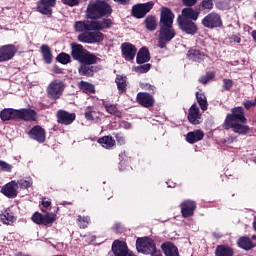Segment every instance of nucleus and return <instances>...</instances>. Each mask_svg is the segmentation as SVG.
Segmentation results:
<instances>
[{
    "label": "nucleus",
    "mask_w": 256,
    "mask_h": 256,
    "mask_svg": "<svg viewBox=\"0 0 256 256\" xmlns=\"http://www.w3.org/2000/svg\"><path fill=\"white\" fill-rule=\"evenodd\" d=\"M77 118L75 113H69L65 110H59L57 112V121L60 125H71Z\"/></svg>",
    "instance_id": "obj_15"
},
{
    "label": "nucleus",
    "mask_w": 256,
    "mask_h": 256,
    "mask_svg": "<svg viewBox=\"0 0 256 256\" xmlns=\"http://www.w3.org/2000/svg\"><path fill=\"white\" fill-rule=\"evenodd\" d=\"M252 37H253L254 41L256 42V30L252 31Z\"/></svg>",
    "instance_id": "obj_60"
},
{
    "label": "nucleus",
    "mask_w": 256,
    "mask_h": 256,
    "mask_svg": "<svg viewBox=\"0 0 256 256\" xmlns=\"http://www.w3.org/2000/svg\"><path fill=\"white\" fill-rule=\"evenodd\" d=\"M156 248L155 241L151 238H138L136 241V249L138 253H143V255H149Z\"/></svg>",
    "instance_id": "obj_6"
},
{
    "label": "nucleus",
    "mask_w": 256,
    "mask_h": 256,
    "mask_svg": "<svg viewBox=\"0 0 256 256\" xmlns=\"http://www.w3.org/2000/svg\"><path fill=\"white\" fill-rule=\"evenodd\" d=\"M40 2L45 3L46 5H48L50 7H55L57 0H40Z\"/></svg>",
    "instance_id": "obj_54"
},
{
    "label": "nucleus",
    "mask_w": 256,
    "mask_h": 256,
    "mask_svg": "<svg viewBox=\"0 0 256 256\" xmlns=\"http://www.w3.org/2000/svg\"><path fill=\"white\" fill-rule=\"evenodd\" d=\"M231 39L232 41H234V43H241V38H239L238 36L233 35Z\"/></svg>",
    "instance_id": "obj_59"
},
{
    "label": "nucleus",
    "mask_w": 256,
    "mask_h": 256,
    "mask_svg": "<svg viewBox=\"0 0 256 256\" xmlns=\"http://www.w3.org/2000/svg\"><path fill=\"white\" fill-rule=\"evenodd\" d=\"M56 219H57V217L53 213L43 215L42 216V225H49L51 223H55Z\"/></svg>",
    "instance_id": "obj_42"
},
{
    "label": "nucleus",
    "mask_w": 256,
    "mask_h": 256,
    "mask_svg": "<svg viewBox=\"0 0 256 256\" xmlns=\"http://www.w3.org/2000/svg\"><path fill=\"white\" fill-rule=\"evenodd\" d=\"M116 141L117 143H119V145H125V137H123V135L121 133H117L115 135Z\"/></svg>",
    "instance_id": "obj_53"
},
{
    "label": "nucleus",
    "mask_w": 256,
    "mask_h": 256,
    "mask_svg": "<svg viewBox=\"0 0 256 256\" xmlns=\"http://www.w3.org/2000/svg\"><path fill=\"white\" fill-rule=\"evenodd\" d=\"M181 19H189L190 21H197V19H199V12L195 11L191 7L184 8L182 9Z\"/></svg>",
    "instance_id": "obj_26"
},
{
    "label": "nucleus",
    "mask_w": 256,
    "mask_h": 256,
    "mask_svg": "<svg viewBox=\"0 0 256 256\" xmlns=\"http://www.w3.org/2000/svg\"><path fill=\"white\" fill-rule=\"evenodd\" d=\"M105 109L110 115H114L115 117H121V111L117 109L116 105L106 104Z\"/></svg>",
    "instance_id": "obj_40"
},
{
    "label": "nucleus",
    "mask_w": 256,
    "mask_h": 256,
    "mask_svg": "<svg viewBox=\"0 0 256 256\" xmlns=\"http://www.w3.org/2000/svg\"><path fill=\"white\" fill-rule=\"evenodd\" d=\"M91 65H95V63H81V66L79 68V74L85 77H93V71L95 67Z\"/></svg>",
    "instance_id": "obj_29"
},
{
    "label": "nucleus",
    "mask_w": 256,
    "mask_h": 256,
    "mask_svg": "<svg viewBox=\"0 0 256 256\" xmlns=\"http://www.w3.org/2000/svg\"><path fill=\"white\" fill-rule=\"evenodd\" d=\"M154 6L155 3L153 1L135 5L132 8V14L136 17V19H143V17H145V15L149 13Z\"/></svg>",
    "instance_id": "obj_10"
},
{
    "label": "nucleus",
    "mask_w": 256,
    "mask_h": 256,
    "mask_svg": "<svg viewBox=\"0 0 256 256\" xmlns=\"http://www.w3.org/2000/svg\"><path fill=\"white\" fill-rule=\"evenodd\" d=\"M29 136L31 139H34V141H38V143H45V129H43L41 126L36 125L29 131Z\"/></svg>",
    "instance_id": "obj_18"
},
{
    "label": "nucleus",
    "mask_w": 256,
    "mask_h": 256,
    "mask_svg": "<svg viewBox=\"0 0 256 256\" xmlns=\"http://www.w3.org/2000/svg\"><path fill=\"white\" fill-rule=\"evenodd\" d=\"M0 169L1 171H6L8 173H11V170L13 169V167L9 163L3 160H0Z\"/></svg>",
    "instance_id": "obj_49"
},
{
    "label": "nucleus",
    "mask_w": 256,
    "mask_h": 256,
    "mask_svg": "<svg viewBox=\"0 0 256 256\" xmlns=\"http://www.w3.org/2000/svg\"><path fill=\"white\" fill-rule=\"evenodd\" d=\"M41 54L43 56V59L47 65H51L53 63V52L51 51V48L47 44H43L40 47Z\"/></svg>",
    "instance_id": "obj_24"
},
{
    "label": "nucleus",
    "mask_w": 256,
    "mask_h": 256,
    "mask_svg": "<svg viewBox=\"0 0 256 256\" xmlns=\"http://www.w3.org/2000/svg\"><path fill=\"white\" fill-rule=\"evenodd\" d=\"M151 60V54L149 50L145 47L141 48L137 54L136 62L138 65H143Z\"/></svg>",
    "instance_id": "obj_25"
},
{
    "label": "nucleus",
    "mask_w": 256,
    "mask_h": 256,
    "mask_svg": "<svg viewBox=\"0 0 256 256\" xmlns=\"http://www.w3.org/2000/svg\"><path fill=\"white\" fill-rule=\"evenodd\" d=\"M149 255H151V256H163V254L161 253V250H157V248H155V250H153Z\"/></svg>",
    "instance_id": "obj_57"
},
{
    "label": "nucleus",
    "mask_w": 256,
    "mask_h": 256,
    "mask_svg": "<svg viewBox=\"0 0 256 256\" xmlns=\"http://www.w3.org/2000/svg\"><path fill=\"white\" fill-rule=\"evenodd\" d=\"M237 245L240 247V249H244V251H251V249L255 247V245H253V241H251V238L245 236L238 239Z\"/></svg>",
    "instance_id": "obj_28"
},
{
    "label": "nucleus",
    "mask_w": 256,
    "mask_h": 256,
    "mask_svg": "<svg viewBox=\"0 0 256 256\" xmlns=\"http://www.w3.org/2000/svg\"><path fill=\"white\" fill-rule=\"evenodd\" d=\"M17 189H19V186L17 182L13 180L1 188V193L9 199H15V197H17Z\"/></svg>",
    "instance_id": "obj_16"
},
{
    "label": "nucleus",
    "mask_w": 256,
    "mask_h": 256,
    "mask_svg": "<svg viewBox=\"0 0 256 256\" xmlns=\"http://www.w3.org/2000/svg\"><path fill=\"white\" fill-rule=\"evenodd\" d=\"M35 117H37V112L31 109H21L18 110V119H22L23 121H35Z\"/></svg>",
    "instance_id": "obj_20"
},
{
    "label": "nucleus",
    "mask_w": 256,
    "mask_h": 256,
    "mask_svg": "<svg viewBox=\"0 0 256 256\" xmlns=\"http://www.w3.org/2000/svg\"><path fill=\"white\" fill-rule=\"evenodd\" d=\"M51 7H54V6H49L41 1H38L37 3V11L39 13H42V15L51 16V14L53 13V10H51Z\"/></svg>",
    "instance_id": "obj_36"
},
{
    "label": "nucleus",
    "mask_w": 256,
    "mask_h": 256,
    "mask_svg": "<svg viewBox=\"0 0 256 256\" xmlns=\"http://www.w3.org/2000/svg\"><path fill=\"white\" fill-rule=\"evenodd\" d=\"M143 89H145V91H151L152 93L155 92V86L151 84H144Z\"/></svg>",
    "instance_id": "obj_56"
},
{
    "label": "nucleus",
    "mask_w": 256,
    "mask_h": 256,
    "mask_svg": "<svg viewBox=\"0 0 256 256\" xmlns=\"http://www.w3.org/2000/svg\"><path fill=\"white\" fill-rule=\"evenodd\" d=\"M112 252L114 253V256H135L133 253L129 252L127 243L119 240L113 242Z\"/></svg>",
    "instance_id": "obj_11"
},
{
    "label": "nucleus",
    "mask_w": 256,
    "mask_h": 256,
    "mask_svg": "<svg viewBox=\"0 0 256 256\" xmlns=\"http://www.w3.org/2000/svg\"><path fill=\"white\" fill-rule=\"evenodd\" d=\"M175 19V14L171 9L163 7L160 14V25H166L167 27H173V20Z\"/></svg>",
    "instance_id": "obj_13"
},
{
    "label": "nucleus",
    "mask_w": 256,
    "mask_h": 256,
    "mask_svg": "<svg viewBox=\"0 0 256 256\" xmlns=\"http://www.w3.org/2000/svg\"><path fill=\"white\" fill-rule=\"evenodd\" d=\"M231 113L232 114L226 116L224 129H232L234 133H238V135H247L249 133V126L245 125L247 118L245 117L243 107L233 108Z\"/></svg>",
    "instance_id": "obj_2"
},
{
    "label": "nucleus",
    "mask_w": 256,
    "mask_h": 256,
    "mask_svg": "<svg viewBox=\"0 0 256 256\" xmlns=\"http://www.w3.org/2000/svg\"><path fill=\"white\" fill-rule=\"evenodd\" d=\"M231 87H233V80H231V79H224L223 80V89L225 91H230Z\"/></svg>",
    "instance_id": "obj_50"
},
{
    "label": "nucleus",
    "mask_w": 256,
    "mask_h": 256,
    "mask_svg": "<svg viewBox=\"0 0 256 256\" xmlns=\"http://www.w3.org/2000/svg\"><path fill=\"white\" fill-rule=\"evenodd\" d=\"M43 207L47 208L51 206V201L49 200H42Z\"/></svg>",
    "instance_id": "obj_58"
},
{
    "label": "nucleus",
    "mask_w": 256,
    "mask_h": 256,
    "mask_svg": "<svg viewBox=\"0 0 256 256\" xmlns=\"http://www.w3.org/2000/svg\"><path fill=\"white\" fill-rule=\"evenodd\" d=\"M196 99L200 106V109L207 111L209 104L207 103V96L201 92H196Z\"/></svg>",
    "instance_id": "obj_35"
},
{
    "label": "nucleus",
    "mask_w": 256,
    "mask_h": 256,
    "mask_svg": "<svg viewBox=\"0 0 256 256\" xmlns=\"http://www.w3.org/2000/svg\"><path fill=\"white\" fill-rule=\"evenodd\" d=\"M175 35H177V33L175 32L173 26L160 25L158 47L160 49H165V45L175 39Z\"/></svg>",
    "instance_id": "obj_4"
},
{
    "label": "nucleus",
    "mask_w": 256,
    "mask_h": 256,
    "mask_svg": "<svg viewBox=\"0 0 256 256\" xmlns=\"http://www.w3.org/2000/svg\"><path fill=\"white\" fill-rule=\"evenodd\" d=\"M57 61L62 65H67V63H71V56L65 52H62L57 56Z\"/></svg>",
    "instance_id": "obj_41"
},
{
    "label": "nucleus",
    "mask_w": 256,
    "mask_h": 256,
    "mask_svg": "<svg viewBox=\"0 0 256 256\" xmlns=\"http://www.w3.org/2000/svg\"><path fill=\"white\" fill-rule=\"evenodd\" d=\"M234 253L233 248L227 245H218L215 249L216 256H233Z\"/></svg>",
    "instance_id": "obj_30"
},
{
    "label": "nucleus",
    "mask_w": 256,
    "mask_h": 256,
    "mask_svg": "<svg viewBox=\"0 0 256 256\" xmlns=\"http://www.w3.org/2000/svg\"><path fill=\"white\" fill-rule=\"evenodd\" d=\"M200 7L203 11H211L213 9V0H203L200 3Z\"/></svg>",
    "instance_id": "obj_45"
},
{
    "label": "nucleus",
    "mask_w": 256,
    "mask_h": 256,
    "mask_svg": "<svg viewBox=\"0 0 256 256\" xmlns=\"http://www.w3.org/2000/svg\"><path fill=\"white\" fill-rule=\"evenodd\" d=\"M203 137H205V133L201 130H194L192 132H188L186 135V141L190 144L197 143L199 141H203Z\"/></svg>",
    "instance_id": "obj_22"
},
{
    "label": "nucleus",
    "mask_w": 256,
    "mask_h": 256,
    "mask_svg": "<svg viewBox=\"0 0 256 256\" xmlns=\"http://www.w3.org/2000/svg\"><path fill=\"white\" fill-rule=\"evenodd\" d=\"M199 119H201L199 107H197V104H193L189 109L188 120L192 125H199Z\"/></svg>",
    "instance_id": "obj_19"
},
{
    "label": "nucleus",
    "mask_w": 256,
    "mask_h": 256,
    "mask_svg": "<svg viewBox=\"0 0 256 256\" xmlns=\"http://www.w3.org/2000/svg\"><path fill=\"white\" fill-rule=\"evenodd\" d=\"M215 77V73L210 72L208 74H206L205 76H202L199 79V82L202 83V85H207V83H209V81H211V79H213Z\"/></svg>",
    "instance_id": "obj_46"
},
{
    "label": "nucleus",
    "mask_w": 256,
    "mask_h": 256,
    "mask_svg": "<svg viewBox=\"0 0 256 256\" xmlns=\"http://www.w3.org/2000/svg\"><path fill=\"white\" fill-rule=\"evenodd\" d=\"M151 69V64H143L135 68L137 73H147Z\"/></svg>",
    "instance_id": "obj_48"
},
{
    "label": "nucleus",
    "mask_w": 256,
    "mask_h": 256,
    "mask_svg": "<svg viewBox=\"0 0 256 256\" xmlns=\"http://www.w3.org/2000/svg\"><path fill=\"white\" fill-rule=\"evenodd\" d=\"M85 117L87 121H98L99 120V112L95 110V108L88 106L85 110Z\"/></svg>",
    "instance_id": "obj_34"
},
{
    "label": "nucleus",
    "mask_w": 256,
    "mask_h": 256,
    "mask_svg": "<svg viewBox=\"0 0 256 256\" xmlns=\"http://www.w3.org/2000/svg\"><path fill=\"white\" fill-rule=\"evenodd\" d=\"M0 219L4 225H11V223H15V216L11 210L6 209L3 214L0 215Z\"/></svg>",
    "instance_id": "obj_32"
},
{
    "label": "nucleus",
    "mask_w": 256,
    "mask_h": 256,
    "mask_svg": "<svg viewBox=\"0 0 256 256\" xmlns=\"http://www.w3.org/2000/svg\"><path fill=\"white\" fill-rule=\"evenodd\" d=\"M245 109H251V107H255V103L251 100H246L244 103H243Z\"/></svg>",
    "instance_id": "obj_55"
},
{
    "label": "nucleus",
    "mask_w": 256,
    "mask_h": 256,
    "mask_svg": "<svg viewBox=\"0 0 256 256\" xmlns=\"http://www.w3.org/2000/svg\"><path fill=\"white\" fill-rule=\"evenodd\" d=\"M145 26L148 31H155V29H157V18L154 16H147L145 19Z\"/></svg>",
    "instance_id": "obj_37"
},
{
    "label": "nucleus",
    "mask_w": 256,
    "mask_h": 256,
    "mask_svg": "<svg viewBox=\"0 0 256 256\" xmlns=\"http://www.w3.org/2000/svg\"><path fill=\"white\" fill-rule=\"evenodd\" d=\"M80 89L83 93H95V86L89 82H81Z\"/></svg>",
    "instance_id": "obj_39"
},
{
    "label": "nucleus",
    "mask_w": 256,
    "mask_h": 256,
    "mask_svg": "<svg viewBox=\"0 0 256 256\" xmlns=\"http://www.w3.org/2000/svg\"><path fill=\"white\" fill-rule=\"evenodd\" d=\"M115 83L117 85V89H118L119 93H125V91L127 89V77L117 75L116 79H115Z\"/></svg>",
    "instance_id": "obj_31"
},
{
    "label": "nucleus",
    "mask_w": 256,
    "mask_h": 256,
    "mask_svg": "<svg viewBox=\"0 0 256 256\" xmlns=\"http://www.w3.org/2000/svg\"><path fill=\"white\" fill-rule=\"evenodd\" d=\"M90 221H91V218H89V216L79 215L77 218V224L80 227V229H87V227H89Z\"/></svg>",
    "instance_id": "obj_38"
},
{
    "label": "nucleus",
    "mask_w": 256,
    "mask_h": 256,
    "mask_svg": "<svg viewBox=\"0 0 256 256\" xmlns=\"http://www.w3.org/2000/svg\"><path fill=\"white\" fill-rule=\"evenodd\" d=\"M98 143L102 145L104 149H111L112 147H115V139L111 136H104L98 139Z\"/></svg>",
    "instance_id": "obj_33"
},
{
    "label": "nucleus",
    "mask_w": 256,
    "mask_h": 256,
    "mask_svg": "<svg viewBox=\"0 0 256 256\" xmlns=\"http://www.w3.org/2000/svg\"><path fill=\"white\" fill-rule=\"evenodd\" d=\"M180 209L182 217L187 219L188 217H193L195 209H197V204L193 200H185L180 204Z\"/></svg>",
    "instance_id": "obj_12"
},
{
    "label": "nucleus",
    "mask_w": 256,
    "mask_h": 256,
    "mask_svg": "<svg viewBox=\"0 0 256 256\" xmlns=\"http://www.w3.org/2000/svg\"><path fill=\"white\" fill-rule=\"evenodd\" d=\"M235 140H237V138L236 137H233V136H230L229 138H228V141H235Z\"/></svg>",
    "instance_id": "obj_61"
},
{
    "label": "nucleus",
    "mask_w": 256,
    "mask_h": 256,
    "mask_svg": "<svg viewBox=\"0 0 256 256\" xmlns=\"http://www.w3.org/2000/svg\"><path fill=\"white\" fill-rule=\"evenodd\" d=\"M17 55V47L13 44L0 46V63H7Z\"/></svg>",
    "instance_id": "obj_9"
},
{
    "label": "nucleus",
    "mask_w": 256,
    "mask_h": 256,
    "mask_svg": "<svg viewBox=\"0 0 256 256\" xmlns=\"http://www.w3.org/2000/svg\"><path fill=\"white\" fill-rule=\"evenodd\" d=\"M216 7L221 11H227L228 9H231V2L229 0L218 1Z\"/></svg>",
    "instance_id": "obj_43"
},
{
    "label": "nucleus",
    "mask_w": 256,
    "mask_h": 256,
    "mask_svg": "<svg viewBox=\"0 0 256 256\" xmlns=\"http://www.w3.org/2000/svg\"><path fill=\"white\" fill-rule=\"evenodd\" d=\"M71 55L79 63H97V56L83 48L81 44H73Z\"/></svg>",
    "instance_id": "obj_3"
},
{
    "label": "nucleus",
    "mask_w": 256,
    "mask_h": 256,
    "mask_svg": "<svg viewBox=\"0 0 256 256\" xmlns=\"http://www.w3.org/2000/svg\"><path fill=\"white\" fill-rule=\"evenodd\" d=\"M182 3L185 7H195V5H197V0H182Z\"/></svg>",
    "instance_id": "obj_52"
},
{
    "label": "nucleus",
    "mask_w": 256,
    "mask_h": 256,
    "mask_svg": "<svg viewBox=\"0 0 256 256\" xmlns=\"http://www.w3.org/2000/svg\"><path fill=\"white\" fill-rule=\"evenodd\" d=\"M177 23L179 25V29H181L183 33H186V35H196L197 31H199L197 24L193 22V20L181 18V16H179L177 18Z\"/></svg>",
    "instance_id": "obj_7"
},
{
    "label": "nucleus",
    "mask_w": 256,
    "mask_h": 256,
    "mask_svg": "<svg viewBox=\"0 0 256 256\" xmlns=\"http://www.w3.org/2000/svg\"><path fill=\"white\" fill-rule=\"evenodd\" d=\"M16 183L18 187H20V189H28V187H31V185H33V180L31 178H28L27 180L21 179L18 180V182Z\"/></svg>",
    "instance_id": "obj_44"
},
{
    "label": "nucleus",
    "mask_w": 256,
    "mask_h": 256,
    "mask_svg": "<svg viewBox=\"0 0 256 256\" xmlns=\"http://www.w3.org/2000/svg\"><path fill=\"white\" fill-rule=\"evenodd\" d=\"M62 3L69 7H76V5H79V0H62Z\"/></svg>",
    "instance_id": "obj_51"
},
{
    "label": "nucleus",
    "mask_w": 256,
    "mask_h": 256,
    "mask_svg": "<svg viewBox=\"0 0 256 256\" xmlns=\"http://www.w3.org/2000/svg\"><path fill=\"white\" fill-rule=\"evenodd\" d=\"M188 59L190 61H195L196 63H201V61H205V53L200 50H189L188 51Z\"/></svg>",
    "instance_id": "obj_27"
},
{
    "label": "nucleus",
    "mask_w": 256,
    "mask_h": 256,
    "mask_svg": "<svg viewBox=\"0 0 256 256\" xmlns=\"http://www.w3.org/2000/svg\"><path fill=\"white\" fill-rule=\"evenodd\" d=\"M121 51L126 61H133V59H135V56L137 55V48L131 43H123L121 45Z\"/></svg>",
    "instance_id": "obj_14"
},
{
    "label": "nucleus",
    "mask_w": 256,
    "mask_h": 256,
    "mask_svg": "<svg viewBox=\"0 0 256 256\" xmlns=\"http://www.w3.org/2000/svg\"><path fill=\"white\" fill-rule=\"evenodd\" d=\"M202 25L207 27V29H217L223 25V20H221V15L216 12L209 13L202 20Z\"/></svg>",
    "instance_id": "obj_8"
},
{
    "label": "nucleus",
    "mask_w": 256,
    "mask_h": 256,
    "mask_svg": "<svg viewBox=\"0 0 256 256\" xmlns=\"http://www.w3.org/2000/svg\"><path fill=\"white\" fill-rule=\"evenodd\" d=\"M252 239H253L254 241H256V235H253V236H252Z\"/></svg>",
    "instance_id": "obj_62"
},
{
    "label": "nucleus",
    "mask_w": 256,
    "mask_h": 256,
    "mask_svg": "<svg viewBox=\"0 0 256 256\" xmlns=\"http://www.w3.org/2000/svg\"><path fill=\"white\" fill-rule=\"evenodd\" d=\"M0 119L2 121H11L13 119H18V110L5 108L0 112Z\"/></svg>",
    "instance_id": "obj_21"
},
{
    "label": "nucleus",
    "mask_w": 256,
    "mask_h": 256,
    "mask_svg": "<svg viewBox=\"0 0 256 256\" xmlns=\"http://www.w3.org/2000/svg\"><path fill=\"white\" fill-rule=\"evenodd\" d=\"M165 256H179V249L171 242H166L161 245Z\"/></svg>",
    "instance_id": "obj_23"
},
{
    "label": "nucleus",
    "mask_w": 256,
    "mask_h": 256,
    "mask_svg": "<svg viewBox=\"0 0 256 256\" xmlns=\"http://www.w3.org/2000/svg\"><path fill=\"white\" fill-rule=\"evenodd\" d=\"M64 91H65V83L57 79L53 80L46 89V93L49 99H52L54 101H57V99H60Z\"/></svg>",
    "instance_id": "obj_5"
},
{
    "label": "nucleus",
    "mask_w": 256,
    "mask_h": 256,
    "mask_svg": "<svg viewBox=\"0 0 256 256\" xmlns=\"http://www.w3.org/2000/svg\"><path fill=\"white\" fill-rule=\"evenodd\" d=\"M113 13L111 5L103 0H96L90 2L86 9V19L74 23V31L80 33L77 39L80 43H87L88 45H95V43H102L105 39V34L101 31L111 29L113 20L109 17ZM103 18L102 20H99Z\"/></svg>",
    "instance_id": "obj_1"
},
{
    "label": "nucleus",
    "mask_w": 256,
    "mask_h": 256,
    "mask_svg": "<svg viewBox=\"0 0 256 256\" xmlns=\"http://www.w3.org/2000/svg\"><path fill=\"white\" fill-rule=\"evenodd\" d=\"M32 221L37 225H43V214L36 212L32 216Z\"/></svg>",
    "instance_id": "obj_47"
},
{
    "label": "nucleus",
    "mask_w": 256,
    "mask_h": 256,
    "mask_svg": "<svg viewBox=\"0 0 256 256\" xmlns=\"http://www.w3.org/2000/svg\"><path fill=\"white\" fill-rule=\"evenodd\" d=\"M136 101L139 103V105H142V107H146L147 109L155 105V99L151 96V94L145 92L138 93Z\"/></svg>",
    "instance_id": "obj_17"
}]
</instances>
